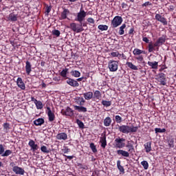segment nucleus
<instances>
[{"instance_id": "obj_1", "label": "nucleus", "mask_w": 176, "mask_h": 176, "mask_svg": "<svg viewBox=\"0 0 176 176\" xmlns=\"http://www.w3.org/2000/svg\"><path fill=\"white\" fill-rule=\"evenodd\" d=\"M118 130L123 134H130V133H137L138 131V126H134L133 124L131 126L124 124L118 125Z\"/></svg>"}, {"instance_id": "obj_2", "label": "nucleus", "mask_w": 176, "mask_h": 176, "mask_svg": "<svg viewBox=\"0 0 176 176\" xmlns=\"http://www.w3.org/2000/svg\"><path fill=\"white\" fill-rule=\"evenodd\" d=\"M125 146L128 148V151H126L124 150H118L117 155H118L119 156H123L124 157H130V153H133V152H135L134 146L133 145V144L130 143V142H128L127 144Z\"/></svg>"}, {"instance_id": "obj_3", "label": "nucleus", "mask_w": 176, "mask_h": 176, "mask_svg": "<svg viewBox=\"0 0 176 176\" xmlns=\"http://www.w3.org/2000/svg\"><path fill=\"white\" fill-rule=\"evenodd\" d=\"M108 68L110 72H116L119 68V61L111 60L108 63Z\"/></svg>"}, {"instance_id": "obj_4", "label": "nucleus", "mask_w": 176, "mask_h": 176, "mask_svg": "<svg viewBox=\"0 0 176 176\" xmlns=\"http://www.w3.org/2000/svg\"><path fill=\"white\" fill-rule=\"evenodd\" d=\"M126 139L120 137H118L115 139L114 143H115V147L118 148V149H122V148H124L126 146Z\"/></svg>"}, {"instance_id": "obj_5", "label": "nucleus", "mask_w": 176, "mask_h": 176, "mask_svg": "<svg viewBox=\"0 0 176 176\" xmlns=\"http://www.w3.org/2000/svg\"><path fill=\"white\" fill-rule=\"evenodd\" d=\"M123 23V18L120 16H116L111 21V28H118Z\"/></svg>"}, {"instance_id": "obj_6", "label": "nucleus", "mask_w": 176, "mask_h": 176, "mask_svg": "<svg viewBox=\"0 0 176 176\" xmlns=\"http://www.w3.org/2000/svg\"><path fill=\"white\" fill-rule=\"evenodd\" d=\"M69 28H71L72 31H74V32H76L77 34H79V32H82V31H85V29L82 26H80V25L76 23H70Z\"/></svg>"}, {"instance_id": "obj_7", "label": "nucleus", "mask_w": 176, "mask_h": 176, "mask_svg": "<svg viewBox=\"0 0 176 176\" xmlns=\"http://www.w3.org/2000/svg\"><path fill=\"white\" fill-rule=\"evenodd\" d=\"M86 16H87L86 12H85L83 8H81L80 12L77 14V16L75 19V21H78L80 24H82V21L85 20Z\"/></svg>"}, {"instance_id": "obj_8", "label": "nucleus", "mask_w": 176, "mask_h": 176, "mask_svg": "<svg viewBox=\"0 0 176 176\" xmlns=\"http://www.w3.org/2000/svg\"><path fill=\"white\" fill-rule=\"evenodd\" d=\"M60 113L63 115V116H69L70 118L74 116V111L69 107H67L66 109H63Z\"/></svg>"}, {"instance_id": "obj_9", "label": "nucleus", "mask_w": 176, "mask_h": 176, "mask_svg": "<svg viewBox=\"0 0 176 176\" xmlns=\"http://www.w3.org/2000/svg\"><path fill=\"white\" fill-rule=\"evenodd\" d=\"M47 115L48 116L49 122H54V120L56 119V116L54 115V113L52 111V109H50V107H47Z\"/></svg>"}, {"instance_id": "obj_10", "label": "nucleus", "mask_w": 176, "mask_h": 176, "mask_svg": "<svg viewBox=\"0 0 176 176\" xmlns=\"http://www.w3.org/2000/svg\"><path fill=\"white\" fill-rule=\"evenodd\" d=\"M19 18L17 14H14V12L10 13L8 16L6 17V21H12L15 22L17 21V19Z\"/></svg>"}, {"instance_id": "obj_11", "label": "nucleus", "mask_w": 176, "mask_h": 176, "mask_svg": "<svg viewBox=\"0 0 176 176\" xmlns=\"http://www.w3.org/2000/svg\"><path fill=\"white\" fill-rule=\"evenodd\" d=\"M157 80L158 82H160V85H162V86H166V74H164V73L159 74Z\"/></svg>"}, {"instance_id": "obj_12", "label": "nucleus", "mask_w": 176, "mask_h": 176, "mask_svg": "<svg viewBox=\"0 0 176 176\" xmlns=\"http://www.w3.org/2000/svg\"><path fill=\"white\" fill-rule=\"evenodd\" d=\"M164 43H166V36L162 35L156 41V42L155 43V46L160 47V46H162V45H164Z\"/></svg>"}, {"instance_id": "obj_13", "label": "nucleus", "mask_w": 176, "mask_h": 176, "mask_svg": "<svg viewBox=\"0 0 176 176\" xmlns=\"http://www.w3.org/2000/svg\"><path fill=\"white\" fill-rule=\"evenodd\" d=\"M67 80L66 82L67 83V85H69V86H72V87H78L79 82H78V81L71 78H67Z\"/></svg>"}, {"instance_id": "obj_14", "label": "nucleus", "mask_w": 176, "mask_h": 176, "mask_svg": "<svg viewBox=\"0 0 176 176\" xmlns=\"http://www.w3.org/2000/svg\"><path fill=\"white\" fill-rule=\"evenodd\" d=\"M12 171L15 174H16V175H24V173H25V170H24V168L18 166L12 168Z\"/></svg>"}, {"instance_id": "obj_15", "label": "nucleus", "mask_w": 176, "mask_h": 176, "mask_svg": "<svg viewBox=\"0 0 176 176\" xmlns=\"http://www.w3.org/2000/svg\"><path fill=\"white\" fill-rule=\"evenodd\" d=\"M155 20L160 21V23H162L163 25H167L168 24L167 19L162 16V15H160V14H155Z\"/></svg>"}, {"instance_id": "obj_16", "label": "nucleus", "mask_w": 176, "mask_h": 176, "mask_svg": "<svg viewBox=\"0 0 176 176\" xmlns=\"http://www.w3.org/2000/svg\"><path fill=\"white\" fill-rule=\"evenodd\" d=\"M28 145L31 148V150L33 152H36V151H38V149H39V146H38L35 143V141H34V140H30V141L28 142Z\"/></svg>"}, {"instance_id": "obj_17", "label": "nucleus", "mask_w": 176, "mask_h": 176, "mask_svg": "<svg viewBox=\"0 0 176 176\" xmlns=\"http://www.w3.org/2000/svg\"><path fill=\"white\" fill-rule=\"evenodd\" d=\"M56 140H59L60 141H67L68 140V135L64 132L59 133L56 136Z\"/></svg>"}, {"instance_id": "obj_18", "label": "nucleus", "mask_w": 176, "mask_h": 176, "mask_svg": "<svg viewBox=\"0 0 176 176\" xmlns=\"http://www.w3.org/2000/svg\"><path fill=\"white\" fill-rule=\"evenodd\" d=\"M156 50H159L158 45H155V43L151 41L148 45V53H152V52H155Z\"/></svg>"}, {"instance_id": "obj_19", "label": "nucleus", "mask_w": 176, "mask_h": 176, "mask_svg": "<svg viewBox=\"0 0 176 176\" xmlns=\"http://www.w3.org/2000/svg\"><path fill=\"white\" fill-rule=\"evenodd\" d=\"M16 85L21 90H25V84L23 81V78H21V77L17 78Z\"/></svg>"}, {"instance_id": "obj_20", "label": "nucleus", "mask_w": 176, "mask_h": 176, "mask_svg": "<svg viewBox=\"0 0 176 176\" xmlns=\"http://www.w3.org/2000/svg\"><path fill=\"white\" fill-rule=\"evenodd\" d=\"M94 99L100 101V100H102V94L100 91L96 90L94 91Z\"/></svg>"}, {"instance_id": "obj_21", "label": "nucleus", "mask_w": 176, "mask_h": 176, "mask_svg": "<svg viewBox=\"0 0 176 176\" xmlns=\"http://www.w3.org/2000/svg\"><path fill=\"white\" fill-rule=\"evenodd\" d=\"M32 67V65H31V63L27 60L25 62V66L27 75H30V74H31V72L32 71V69H31Z\"/></svg>"}, {"instance_id": "obj_22", "label": "nucleus", "mask_w": 176, "mask_h": 176, "mask_svg": "<svg viewBox=\"0 0 176 176\" xmlns=\"http://www.w3.org/2000/svg\"><path fill=\"white\" fill-rule=\"evenodd\" d=\"M68 14H69V10L65 8L60 14V20H65Z\"/></svg>"}, {"instance_id": "obj_23", "label": "nucleus", "mask_w": 176, "mask_h": 176, "mask_svg": "<svg viewBox=\"0 0 176 176\" xmlns=\"http://www.w3.org/2000/svg\"><path fill=\"white\" fill-rule=\"evenodd\" d=\"M100 142L101 144V147L103 149H105L107 146V136L104 135L103 137L100 138Z\"/></svg>"}, {"instance_id": "obj_24", "label": "nucleus", "mask_w": 176, "mask_h": 176, "mask_svg": "<svg viewBox=\"0 0 176 176\" xmlns=\"http://www.w3.org/2000/svg\"><path fill=\"white\" fill-rule=\"evenodd\" d=\"M83 97L85 100H91V98H94V94L92 91L86 92L83 94Z\"/></svg>"}, {"instance_id": "obj_25", "label": "nucleus", "mask_w": 176, "mask_h": 176, "mask_svg": "<svg viewBox=\"0 0 176 176\" xmlns=\"http://www.w3.org/2000/svg\"><path fill=\"white\" fill-rule=\"evenodd\" d=\"M144 148L146 149V153H149L152 151V142H148L144 144Z\"/></svg>"}, {"instance_id": "obj_26", "label": "nucleus", "mask_w": 176, "mask_h": 176, "mask_svg": "<svg viewBox=\"0 0 176 176\" xmlns=\"http://www.w3.org/2000/svg\"><path fill=\"white\" fill-rule=\"evenodd\" d=\"M85 102H86V100H85L83 97H77L76 98V103L78 104V105H85Z\"/></svg>"}, {"instance_id": "obj_27", "label": "nucleus", "mask_w": 176, "mask_h": 176, "mask_svg": "<svg viewBox=\"0 0 176 176\" xmlns=\"http://www.w3.org/2000/svg\"><path fill=\"white\" fill-rule=\"evenodd\" d=\"M74 109L76 111H78V112H87V108L83 107V106H74Z\"/></svg>"}, {"instance_id": "obj_28", "label": "nucleus", "mask_w": 176, "mask_h": 176, "mask_svg": "<svg viewBox=\"0 0 176 176\" xmlns=\"http://www.w3.org/2000/svg\"><path fill=\"white\" fill-rule=\"evenodd\" d=\"M45 123V119L38 118L34 121V124L35 126H42Z\"/></svg>"}, {"instance_id": "obj_29", "label": "nucleus", "mask_w": 176, "mask_h": 176, "mask_svg": "<svg viewBox=\"0 0 176 176\" xmlns=\"http://www.w3.org/2000/svg\"><path fill=\"white\" fill-rule=\"evenodd\" d=\"M111 123H112V119H111L110 117H107L103 121V124L105 127H109Z\"/></svg>"}, {"instance_id": "obj_30", "label": "nucleus", "mask_w": 176, "mask_h": 176, "mask_svg": "<svg viewBox=\"0 0 176 176\" xmlns=\"http://www.w3.org/2000/svg\"><path fill=\"white\" fill-rule=\"evenodd\" d=\"M148 65H149V67H151V68L153 69H157V67H158V63L155 61V62H151V61H148L147 63Z\"/></svg>"}, {"instance_id": "obj_31", "label": "nucleus", "mask_w": 176, "mask_h": 176, "mask_svg": "<svg viewBox=\"0 0 176 176\" xmlns=\"http://www.w3.org/2000/svg\"><path fill=\"white\" fill-rule=\"evenodd\" d=\"M120 160L117 161V168L122 174H124V168L120 164Z\"/></svg>"}, {"instance_id": "obj_32", "label": "nucleus", "mask_w": 176, "mask_h": 176, "mask_svg": "<svg viewBox=\"0 0 176 176\" xmlns=\"http://www.w3.org/2000/svg\"><path fill=\"white\" fill-rule=\"evenodd\" d=\"M126 65L129 68H131V69H133L134 71H137L138 69V67L131 62H126Z\"/></svg>"}, {"instance_id": "obj_33", "label": "nucleus", "mask_w": 176, "mask_h": 176, "mask_svg": "<svg viewBox=\"0 0 176 176\" xmlns=\"http://www.w3.org/2000/svg\"><path fill=\"white\" fill-rule=\"evenodd\" d=\"M126 25L125 23H123L119 28L118 34L119 35H124V28H126Z\"/></svg>"}, {"instance_id": "obj_34", "label": "nucleus", "mask_w": 176, "mask_h": 176, "mask_svg": "<svg viewBox=\"0 0 176 176\" xmlns=\"http://www.w3.org/2000/svg\"><path fill=\"white\" fill-rule=\"evenodd\" d=\"M72 76H74V78H79V76H80V73L79 71L78 70H72L70 72Z\"/></svg>"}, {"instance_id": "obj_35", "label": "nucleus", "mask_w": 176, "mask_h": 176, "mask_svg": "<svg viewBox=\"0 0 176 176\" xmlns=\"http://www.w3.org/2000/svg\"><path fill=\"white\" fill-rule=\"evenodd\" d=\"M67 74H68V68H65L60 72V75L62 78H67Z\"/></svg>"}, {"instance_id": "obj_36", "label": "nucleus", "mask_w": 176, "mask_h": 176, "mask_svg": "<svg viewBox=\"0 0 176 176\" xmlns=\"http://www.w3.org/2000/svg\"><path fill=\"white\" fill-rule=\"evenodd\" d=\"M102 105H104V107H111L112 105V102L109 100H102L101 102Z\"/></svg>"}, {"instance_id": "obj_37", "label": "nucleus", "mask_w": 176, "mask_h": 176, "mask_svg": "<svg viewBox=\"0 0 176 176\" xmlns=\"http://www.w3.org/2000/svg\"><path fill=\"white\" fill-rule=\"evenodd\" d=\"M76 123L78 124L79 129H85V124L80 120L77 119L76 120Z\"/></svg>"}, {"instance_id": "obj_38", "label": "nucleus", "mask_w": 176, "mask_h": 176, "mask_svg": "<svg viewBox=\"0 0 176 176\" xmlns=\"http://www.w3.org/2000/svg\"><path fill=\"white\" fill-rule=\"evenodd\" d=\"M3 127L6 133H9V130H10V124L6 122L3 124Z\"/></svg>"}, {"instance_id": "obj_39", "label": "nucleus", "mask_w": 176, "mask_h": 176, "mask_svg": "<svg viewBox=\"0 0 176 176\" xmlns=\"http://www.w3.org/2000/svg\"><path fill=\"white\" fill-rule=\"evenodd\" d=\"M35 105L37 109H43V103L41 100H37Z\"/></svg>"}, {"instance_id": "obj_40", "label": "nucleus", "mask_w": 176, "mask_h": 176, "mask_svg": "<svg viewBox=\"0 0 176 176\" xmlns=\"http://www.w3.org/2000/svg\"><path fill=\"white\" fill-rule=\"evenodd\" d=\"M98 28L100 31H108V25H99Z\"/></svg>"}, {"instance_id": "obj_41", "label": "nucleus", "mask_w": 176, "mask_h": 176, "mask_svg": "<svg viewBox=\"0 0 176 176\" xmlns=\"http://www.w3.org/2000/svg\"><path fill=\"white\" fill-rule=\"evenodd\" d=\"M13 152L12 150H6V151L1 155L3 157H6L8 156H10V155H12Z\"/></svg>"}, {"instance_id": "obj_42", "label": "nucleus", "mask_w": 176, "mask_h": 176, "mask_svg": "<svg viewBox=\"0 0 176 176\" xmlns=\"http://www.w3.org/2000/svg\"><path fill=\"white\" fill-rule=\"evenodd\" d=\"M41 151L43 153H50V150L47 149V147L46 146H42L41 147Z\"/></svg>"}, {"instance_id": "obj_43", "label": "nucleus", "mask_w": 176, "mask_h": 176, "mask_svg": "<svg viewBox=\"0 0 176 176\" xmlns=\"http://www.w3.org/2000/svg\"><path fill=\"white\" fill-rule=\"evenodd\" d=\"M89 148L94 153H97V147H96V144H94V143H91L89 144Z\"/></svg>"}, {"instance_id": "obj_44", "label": "nucleus", "mask_w": 176, "mask_h": 176, "mask_svg": "<svg viewBox=\"0 0 176 176\" xmlns=\"http://www.w3.org/2000/svg\"><path fill=\"white\" fill-rule=\"evenodd\" d=\"M141 164L144 170H148V168H149V164L146 161H142Z\"/></svg>"}, {"instance_id": "obj_45", "label": "nucleus", "mask_w": 176, "mask_h": 176, "mask_svg": "<svg viewBox=\"0 0 176 176\" xmlns=\"http://www.w3.org/2000/svg\"><path fill=\"white\" fill-rule=\"evenodd\" d=\"M133 53L134 56H141V50L138 48H135L133 51Z\"/></svg>"}, {"instance_id": "obj_46", "label": "nucleus", "mask_w": 176, "mask_h": 176, "mask_svg": "<svg viewBox=\"0 0 176 176\" xmlns=\"http://www.w3.org/2000/svg\"><path fill=\"white\" fill-rule=\"evenodd\" d=\"M115 120L116 123H122L123 122V119L122 118V117H120V116H116Z\"/></svg>"}, {"instance_id": "obj_47", "label": "nucleus", "mask_w": 176, "mask_h": 176, "mask_svg": "<svg viewBox=\"0 0 176 176\" xmlns=\"http://www.w3.org/2000/svg\"><path fill=\"white\" fill-rule=\"evenodd\" d=\"M155 134H157V133H166V129L155 128Z\"/></svg>"}, {"instance_id": "obj_48", "label": "nucleus", "mask_w": 176, "mask_h": 176, "mask_svg": "<svg viewBox=\"0 0 176 176\" xmlns=\"http://www.w3.org/2000/svg\"><path fill=\"white\" fill-rule=\"evenodd\" d=\"M60 30H58L55 29V30H52V35H54L56 37L60 36Z\"/></svg>"}, {"instance_id": "obj_49", "label": "nucleus", "mask_w": 176, "mask_h": 176, "mask_svg": "<svg viewBox=\"0 0 176 176\" xmlns=\"http://www.w3.org/2000/svg\"><path fill=\"white\" fill-rule=\"evenodd\" d=\"M110 55L111 56V57H120L122 56V54H120L119 52H111Z\"/></svg>"}, {"instance_id": "obj_50", "label": "nucleus", "mask_w": 176, "mask_h": 176, "mask_svg": "<svg viewBox=\"0 0 176 176\" xmlns=\"http://www.w3.org/2000/svg\"><path fill=\"white\" fill-rule=\"evenodd\" d=\"M168 146L169 148H174V138H172L168 141Z\"/></svg>"}, {"instance_id": "obj_51", "label": "nucleus", "mask_w": 176, "mask_h": 176, "mask_svg": "<svg viewBox=\"0 0 176 176\" xmlns=\"http://www.w3.org/2000/svg\"><path fill=\"white\" fill-rule=\"evenodd\" d=\"M136 60H138V61H140L142 63V61H144V56L142 55H138V56L135 57Z\"/></svg>"}, {"instance_id": "obj_52", "label": "nucleus", "mask_w": 176, "mask_h": 176, "mask_svg": "<svg viewBox=\"0 0 176 176\" xmlns=\"http://www.w3.org/2000/svg\"><path fill=\"white\" fill-rule=\"evenodd\" d=\"M5 152V148L3 147V144H0V155H3V153Z\"/></svg>"}, {"instance_id": "obj_53", "label": "nucleus", "mask_w": 176, "mask_h": 176, "mask_svg": "<svg viewBox=\"0 0 176 176\" xmlns=\"http://www.w3.org/2000/svg\"><path fill=\"white\" fill-rule=\"evenodd\" d=\"M152 4L149 1H146L144 3L142 4V8H146V6H151Z\"/></svg>"}, {"instance_id": "obj_54", "label": "nucleus", "mask_w": 176, "mask_h": 176, "mask_svg": "<svg viewBox=\"0 0 176 176\" xmlns=\"http://www.w3.org/2000/svg\"><path fill=\"white\" fill-rule=\"evenodd\" d=\"M164 69H167V66L166 65H162L160 69V72H163Z\"/></svg>"}, {"instance_id": "obj_55", "label": "nucleus", "mask_w": 176, "mask_h": 176, "mask_svg": "<svg viewBox=\"0 0 176 176\" xmlns=\"http://www.w3.org/2000/svg\"><path fill=\"white\" fill-rule=\"evenodd\" d=\"M46 13L49 14L50 12H52V6H47L45 8Z\"/></svg>"}, {"instance_id": "obj_56", "label": "nucleus", "mask_w": 176, "mask_h": 176, "mask_svg": "<svg viewBox=\"0 0 176 176\" xmlns=\"http://www.w3.org/2000/svg\"><path fill=\"white\" fill-rule=\"evenodd\" d=\"M87 21H88V23H90L91 24H94V23H95L94 19H93V18H88Z\"/></svg>"}, {"instance_id": "obj_57", "label": "nucleus", "mask_w": 176, "mask_h": 176, "mask_svg": "<svg viewBox=\"0 0 176 176\" xmlns=\"http://www.w3.org/2000/svg\"><path fill=\"white\" fill-rule=\"evenodd\" d=\"M142 41H143V42H145L146 43H148V44L151 43V42H149V39L147 38V37H143Z\"/></svg>"}, {"instance_id": "obj_58", "label": "nucleus", "mask_w": 176, "mask_h": 176, "mask_svg": "<svg viewBox=\"0 0 176 176\" xmlns=\"http://www.w3.org/2000/svg\"><path fill=\"white\" fill-rule=\"evenodd\" d=\"M129 35H134V28H131L129 32Z\"/></svg>"}, {"instance_id": "obj_59", "label": "nucleus", "mask_w": 176, "mask_h": 176, "mask_svg": "<svg viewBox=\"0 0 176 176\" xmlns=\"http://www.w3.org/2000/svg\"><path fill=\"white\" fill-rule=\"evenodd\" d=\"M63 156H65V157H67V159H69V160H72V159L74 158V155H63Z\"/></svg>"}, {"instance_id": "obj_60", "label": "nucleus", "mask_w": 176, "mask_h": 176, "mask_svg": "<svg viewBox=\"0 0 176 176\" xmlns=\"http://www.w3.org/2000/svg\"><path fill=\"white\" fill-rule=\"evenodd\" d=\"M10 167H12V168H14V167L17 166H16V164L14 162H10Z\"/></svg>"}, {"instance_id": "obj_61", "label": "nucleus", "mask_w": 176, "mask_h": 176, "mask_svg": "<svg viewBox=\"0 0 176 176\" xmlns=\"http://www.w3.org/2000/svg\"><path fill=\"white\" fill-rule=\"evenodd\" d=\"M31 101H33L34 103L35 104V103L37 102L38 100H36L35 98H34V96H32L31 97Z\"/></svg>"}, {"instance_id": "obj_62", "label": "nucleus", "mask_w": 176, "mask_h": 176, "mask_svg": "<svg viewBox=\"0 0 176 176\" xmlns=\"http://www.w3.org/2000/svg\"><path fill=\"white\" fill-rule=\"evenodd\" d=\"M80 27H82L83 28V27H87V24L86 23H80Z\"/></svg>"}, {"instance_id": "obj_63", "label": "nucleus", "mask_w": 176, "mask_h": 176, "mask_svg": "<svg viewBox=\"0 0 176 176\" xmlns=\"http://www.w3.org/2000/svg\"><path fill=\"white\" fill-rule=\"evenodd\" d=\"M85 79V77H81V78H77L76 79V81L77 82H82V80H83Z\"/></svg>"}, {"instance_id": "obj_64", "label": "nucleus", "mask_w": 176, "mask_h": 176, "mask_svg": "<svg viewBox=\"0 0 176 176\" xmlns=\"http://www.w3.org/2000/svg\"><path fill=\"white\" fill-rule=\"evenodd\" d=\"M174 9H175L174 6H169V10H171V12H173V10H174Z\"/></svg>"}]
</instances>
